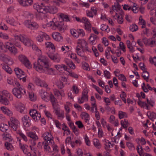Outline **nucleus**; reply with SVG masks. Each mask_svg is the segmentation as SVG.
<instances>
[{"mask_svg":"<svg viewBox=\"0 0 156 156\" xmlns=\"http://www.w3.org/2000/svg\"><path fill=\"white\" fill-rule=\"evenodd\" d=\"M112 8L113 10H120L121 9V6L119 4V2H117L114 5H112Z\"/></svg>","mask_w":156,"mask_h":156,"instance_id":"nucleus-50","label":"nucleus"},{"mask_svg":"<svg viewBox=\"0 0 156 156\" xmlns=\"http://www.w3.org/2000/svg\"><path fill=\"white\" fill-rule=\"evenodd\" d=\"M19 147L24 154H26L27 153V148L28 147V146L27 145L23 144L20 143L19 144Z\"/></svg>","mask_w":156,"mask_h":156,"instance_id":"nucleus-34","label":"nucleus"},{"mask_svg":"<svg viewBox=\"0 0 156 156\" xmlns=\"http://www.w3.org/2000/svg\"><path fill=\"white\" fill-rule=\"evenodd\" d=\"M2 69L4 70L7 73L11 74L12 73V70L11 68L8 65L5 64L3 63L1 64Z\"/></svg>","mask_w":156,"mask_h":156,"instance_id":"nucleus-27","label":"nucleus"},{"mask_svg":"<svg viewBox=\"0 0 156 156\" xmlns=\"http://www.w3.org/2000/svg\"><path fill=\"white\" fill-rule=\"evenodd\" d=\"M45 44L47 48H51L52 49L55 48L54 44L51 42H46L45 43Z\"/></svg>","mask_w":156,"mask_h":156,"instance_id":"nucleus-57","label":"nucleus"},{"mask_svg":"<svg viewBox=\"0 0 156 156\" xmlns=\"http://www.w3.org/2000/svg\"><path fill=\"white\" fill-rule=\"evenodd\" d=\"M3 95L9 98L10 100L12 101L13 99L12 96L7 90H4L2 91Z\"/></svg>","mask_w":156,"mask_h":156,"instance_id":"nucleus-38","label":"nucleus"},{"mask_svg":"<svg viewBox=\"0 0 156 156\" xmlns=\"http://www.w3.org/2000/svg\"><path fill=\"white\" fill-rule=\"evenodd\" d=\"M24 23L27 28L31 30L36 29L39 27L37 23L34 22H31L29 20L25 21Z\"/></svg>","mask_w":156,"mask_h":156,"instance_id":"nucleus-6","label":"nucleus"},{"mask_svg":"<svg viewBox=\"0 0 156 156\" xmlns=\"http://www.w3.org/2000/svg\"><path fill=\"white\" fill-rule=\"evenodd\" d=\"M52 36L53 39L56 41H60L62 39V37L60 34L58 32L53 33Z\"/></svg>","mask_w":156,"mask_h":156,"instance_id":"nucleus-24","label":"nucleus"},{"mask_svg":"<svg viewBox=\"0 0 156 156\" xmlns=\"http://www.w3.org/2000/svg\"><path fill=\"white\" fill-rule=\"evenodd\" d=\"M119 116L120 119H122L124 117H127V114L125 112L119 111Z\"/></svg>","mask_w":156,"mask_h":156,"instance_id":"nucleus-53","label":"nucleus"},{"mask_svg":"<svg viewBox=\"0 0 156 156\" xmlns=\"http://www.w3.org/2000/svg\"><path fill=\"white\" fill-rule=\"evenodd\" d=\"M23 39L22 42L25 45L27 46H31L34 44L33 41L24 35L23 37H22Z\"/></svg>","mask_w":156,"mask_h":156,"instance_id":"nucleus-14","label":"nucleus"},{"mask_svg":"<svg viewBox=\"0 0 156 156\" xmlns=\"http://www.w3.org/2000/svg\"><path fill=\"white\" fill-rule=\"evenodd\" d=\"M117 18V22L119 24H122L123 22V20L122 16H118Z\"/></svg>","mask_w":156,"mask_h":156,"instance_id":"nucleus-63","label":"nucleus"},{"mask_svg":"<svg viewBox=\"0 0 156 156\" xmlns=\"http://www.w3.org/2000/svg\"><path fill=\"white\" fill-rule=\"evenodd\" d=\"M6 21L8 23L13 26H16L17 24L16 22L12 17H8L6 18Z\"/></svg>","mask_w":156,"mask_h":156,"instance_id":"nucleus-29","label":"nucleus"},{"mask_svg":"<svg viewBox=\"0 0 156 156\" xmlns=\"http://www.w3.org/2000/svg\"><path fill=\"white\" fill-rule=\"evenodd\" d=\"M82 66L83 69L84 70H88L90 69L88 64L86 62H84L82 64Z\"/></svg>","mask_w":156,"mask_h":156,"instance_id":"nucleus-58","label":"nucleus"},{"mask_svg":"<svg viewBox=\"0 0 156 156\" xmlns=\"http://www.w3.org/2000/svg\"><path fill=\"white\" fill-rule=\"evenodd\" d=\"M66 62L71 68L73 69H74L75 68V65L72 61L67 59L66 61Z\"/></svg>","mask_w":156,"mask_h":156,"instance_id":"nucleus-42","label":"nucleus"},{"mask_svg":"<svg viewBox=\"0 0 156 156\" xmlns=\"http://www.w3.org/2000/svg\"><path fill=\"white\" fill-rule=\"evenodd\" d=\"M49 97L50 100L53 106H54L57 103V101L56 99L55 98L52 94H50Z\"/></svg>","mask_w":156,"mask_h":156,"instance_id":"nucleus-39","label":"nucleus"},{"mask_svg":"<svg viewBox=\"0 0 156 156\" xmlns=\"http://www.w3.org/2000/svg\"><path fill=\"white\" fill-rule=\"evenodd\" d=\"M104 75L105 77L108 79H109L111 76L110 73L106 70L104 71Z\"/></svg>","mask_w":156,"mask_h":156,"instance_id":"nucleus-59","label":"nucleus"},{"mask_svg":"<svg viewBox=\"0 0 156 156\" xmlns=\"http://www.w3.org/2000/svg\"><path fill=\"white\" fill-rule=\"evenodd\" d=\"M93 144L94 146L97 148H100L101 147V145L98 140L97 139H94L93 140Z\"/></svg>","mask_w":156,"mask_h":156,"instance_id":"nucleus-35","label":"nucleus"},{"mask_svg":"<svg viewBox=\"0 0 156 156\" xmlns=\"http://www.w3.org/2000/svg\"><path fill=\"white\" fill-rule=\"evenodd\" d=\"M13 44L10 42H7L5 44V48L8 49L11 53L15 54L17 51L16 48L13 46Z\"/></svg>","mask_w":156,"mask_h":156,"instance_id":"nucleus-13","label":"nucleus"},{"mask_svg":"<svg viewBox=\"0 0 156 156\" xmlns=\"http://www.w3.org/2000/svg\"><path fill=\"white\" fill-rule=\"evenodd\" d=\"M8 123L9 127L14 131L17 130L20 124V122L18 119L13 117L10 118V120L8 122Z\"/></svg>","mask_w":156,"mask_h":156,"instance_id":"nucleus-4","label":"nucleus"},{"mask_svg":"<svg viewBox=\"0 0 156 156\" xmlns=\"http://www.w3.org/2000/svg\"><path fill=\"white\" fill-rule=\"evenodd\" d=\"M88 99V95H82L81 98L78 99V102L80 104L83 103L84 102L87 101Z\"/></svg>","mask_w":156,"mask_h":156,"instance_id":"nucleus-31","label":"nucleus"},{"mask_svg":"<svg viewBox=\"0 0 156 156\" xmlns=\"http://www.w3.org/2000/svg\"><path fill=\"white\" fill-rule=\"evenodd\" d=\"M120 97L125 103H126V94L124 91H122V94H120Z\"/></svg>","mask_w":156,"mask_h":156,"instance_id":"nucleus-51","label":"nucleus"},{"mask_svg":"<svg viewBox=\"0 0 156 156\" xmlns=\"http://www.w3.org/2000/svg\"><path fill=\"white\" fill-rule=\"evenodd\" d=\"M78 35V36H80L81 37H83L85 35V33L83 30L79 29L77 31Z\"/></svg>","mask_w":156,"mask_h":156,"instance_id":"nucleus-61","label":"nucleus"},{"mask_svg":"<svg viewBox=\"0 0 156 156\" xmlns=\"http://www.w3.org/2000/svg\"><path fill=\"white\" fill-rule=\"evenodd\" d=\"M33 7L39 13H43L44 12H45V6L42 3H41L40 5L38 3L34 4Z\"/></svg>","mask_w":156,"mask_h":156,"instance_id":"nucleus-9","label":"nucleus"},{"mask_svg":"<svg viewBox=\"0 0 156 156\" xmlns=\"http://www.w3.org/2000/svg\"><path fill=\"white\" fill-rule=\"evenodd\" d=\"M156 8V0H151L147 4V9L151 11Z\"/></svg>","mask_w":156,"mask_h":156,"instance_id":"nucleus-16","label":"nucleus"},{"mask_svg":"<svg viewBox=\"0 0 156 156\" xmlns=\"http://www.w3.org/2000/svg\"><path fill=\"white\" fill-rule=\"evenodd\" d=\"M39 94L42 99L43 100L46 101H48V94L47 92L44 91L42 90H41L40 91Z\"/></svg>","mask_w":156,"mask_h":156,"instance_id":"nucleus-21","label":"nucleus"},{"mask_svg":"<svg viewBox=\"0 0 156 156\" xmlns=\"http://www.w3.org/2000/svg\"><path fill=\"white\" fill-rule=\"evenodd\" d=\"M77 44L78 45L80 46L83 50L85 48L86 51H90V50H89L87 46V44L85 40L83 39H79L78 40Z\"/></svg>","mask_w":156,"mask_h":156,"instance_id":"nucleus-10","label":"nucleus"},{"mask_svg":"<svg viewBox=\"0 0 156 156\" xmlns=\"http://www.w3.org/2000/svg\"><path fill=\"white\" fill-rule=\"evenodd\" d=\"M89 39L91 44H94L97 43L99 38L97 36L94 34H91Z\"/></svg>","mask_w":156,"mask_h":156,"instance_id":"nucleus-18","label":"nucleus"},{"mask_svg":"<svg viewBox=\"0 0 156 156\" xmlns=\"http://www.w3.org/2000/svg\"><path fill=\"white\" fill-rule=\"evenodd\" d=\"M24 35H20L19 36L17 35H15L14 36V40L15 41H13L12 43H13L15 45L17 46H18L19 45H18L17 43L18 42V41H21V42L23 39H22V37H23Z\"/></svg>","mask_w":156,"mask_h":156,"instance_id":"nucleus-23","label":"nucleus"},{"mask_svg":"<svg viewBox=\"0 0 156 156\" xmlns=\"http://www.w3.org/2000/svg\"><path fill=\"white\" fill-rule=\"evenodd\" d=\"M5 146L6 149L8 150L12 151L14 149L12 144L9 142H6L5 144Z\"/></svg>","mask_w":156,"mask_h":156,"instance_id":"nucleus-43","label":"nucleus"},{"mask_svg":"<svg viewBox=\"0 0 156 156\" xmlns=\"http://www.w3.org/2000/svg\"><path fill=\"white\" fill-rule=\"evenodd\" d=\"M34 80L37 85L42 87V83L43 81H42L39 78L37 77H35L34 79Z\"/></svg>","mask_w":156,"mask_h":156,"instance_id":"nucleus-44","label":"nucleus"},{"mask_svg":"<svg viewBox=\"0 0 156 156\" xmlns=\"http://www.w3.org/2000/svg\"><path fill=\"white\" fill-rule=\"evenodd\" d=\"M80 116L82 119L84 120L87 123L89 122L90 117L88 113L85 112H83L81 113Z\"/></svg>","mask_w":156,"mask_h":156,"instance_id":"nucleus-26","label":"nucleus"},{"mask_svg":"<svg viewBox=\"0 0 156 156\" xmlns=\"http://www.w3.org/2000/svg\"><path fill=\"white\" fill-rule=\"evenodd\" d=\"M53 143H49V142H43V144H44V150L46 151L50 152V147L49 145H51Z\"/></svg>","mask_w":156,"mask_h":156,"instance_id":"nucleus-41","label":"nucleus"},{"mask_svg":"<svg viewBox=\"0 0 156 156\" xmlns=\"http://www.w3.org/2000/svg\"><path fill=\"white\" fill-rule=\"evenodd\" d=\"M45 35L44 33L43 32H40L39 35L36 37V40L39 42H41L43 41Z\"/></svg>","mask_w":156,"mask_h":156,"instance_id":"nucleus-32","label":"nucleus"},{"mask_svg":"<svg viewBox=\"0 0 156 156\" xmlns=\"http://www.w3.org/2000/svg\"><path fill=\"white\" fill-rule=\"evenodd\" d=\"M16 74L17 76H19L21 75H24V72L21 69L16 68L14 69Z\"/></svg>","mask_w":156,"mask_h":156,"instance_id":"nucleus-47","label":"nucleus"},{"mask_svg":"<svg viewBox=\"0 0 156 156\" xmlns=\"http://www.w3.org/2000/svg\"><path fill=\"white\" fill-rule=\"evenodd\" d=\"M15 107L21 113H23L25 109V105L20 102L16 103Z\"/></svg>","mask_w":156,"mask_h":156,"instance_id":"nucleus-15","label":"nucleus"},{"mask_svg":"<svg viewBox=\"0 0 156 156\" xmlns=\"http://www.w3.org/2000/svg\"><path fill=\"white\" fill-rule=\"evenodd\" d=\"M70 33L71 34L75 37L77 38L78 37L77 31L76 32V30L74 29L71 30H70Z\"/></svg>","mask_w":156,"mask_h":156,"instance_id":"nucleus-60","label":"nucleus"},{"mask_svg":"<svg viewBox=\"0 0 156 156\" xmlns=\"http://www.w3.org/2000/svg\"><path fill=\"white\" fill-rule=\"evenodd\" d=\"M13 94L18 98H20L22 94H26L25 90L21 87H15L12 89Z\"/></svg>","mask_w":156,"mask_h":156,"instance_id":"nucleus-3","label":"nucleus"},{"mask_svg":"<svg viewBox=\"0 0 156 156\" xmlns=\"http://www.w3.org/2000/svg\"><path fill=\"white\" fill-rule=\"evenodd\" d=\"M55 113L59 118H63L64 117V113L63 112L60 113L59 111L57 109L55 110Z\"/></svg>","mask_w":156,"mask_h":156,"instance_id":"nucleus-49","label":"nucleus"},{"mask_svg":"<svg viewBox=\"0 0 156 156\" xmlns=\"http://www.w3.org/2000/svg\"><path fill=\"white\" fill-rule=\"evenodd\" d=\"M75 124L78 126V127L80 129L82 128L84 126L82 122L80 121H78L76 122Z\"/></svg>","mask_w":156,"mask_h":156,"instance_id":"nucleus-62","label":"nucleus"},{"mask_svg":"<svg viewBox=\"0 0 156 156\" xmlns=\"http://www.w3.org/2000/svg\"><path fill=\"white\" fill-rule=\"evenodd\" d=\"M126 44H127V48L129 49V51L131 53H133L135 51L130 41L129 40L126 41Z\"/></svg>","mask_w":156,"mask_h":156,"instance_id":"nucleus-36","label":"nucleus"},{"mask_svg":"<svg viewBox=\"0 0 156 156\" xmlns=\"http://www.w3.org/2000/svg\"><path fill=\"white\" fill-rule=\"evenodd\" d=\"M147 115L149 119L153 121L156 119V114L154 112H148L147 113Z\"/></svg>","mask_w":156,"mask_h":156,"instance_id":"nucleus-30","label":"nucleus"},{"mask_svg":"<svg viewBox=\"0 0 156 156\" xmlns=\"http://www.w3.org/2000/svg\"><path fill=\"white\" fill-rule=\"evenodd\" d=\"M150 62L151 64H154L156 66V57H154L153 58L150 57Z\"/></svg>","mask_w":156,"mask_h":156,"instance_id":"nucleus-64","label":"nucleus"},{"mask_svg":"<svg viewBox=\"0 0 156 156\" xmlns=\"http://www.w3.org/2000/svg\"><path fill=\"white\" fill-rule=\"evenodd\" d=\"M54 19L52 21L49 23L48 25L53 30H55L58 29L60 31L62 30V27L64 25L63 21L61 20L60 21H56Z\"/></svg>","mask_w":156,"mask_h":156,"instance_id":"nucleus-2","label":"nucleus"},{"mask_svg":"<svg viewBox=\"0 0 156 156\" xmlns=\"http://www.w3.org/2000/svg\"><path fill=\"white\" fill-rule=\"evenodd\" d=\"M1 110L5 114L9 116H11L12 115V112L10 109L5 106L1 107Z\"/></svg>","mask_w":156,"mask_h":156,"instance_id":"nucleus-22","label":"nucleus"},{"mask_svg":"<svg viewBox=\"0 0 156 156\" xmlns=\"http://www.w3.org/2000/svg\"><path fill=\"white\" fill-rule=\"evenodd\" d=\"M41 117V115L39 113H38L37 112L32 118L35 121H37L40 120Z\"/></svg>","mask_w":156,"mask_h":156,"instance_id":"nucleus-55","label":"nucleus"},{"mask_svg":"<svg viewBox=\"0 0 156 156\" xmlns=\"http://www.w3.org/2000/svg\"><path fill=\"white\" fill-rule=\"evenodd\" d=\"M19 59L27 67L31 68V65L27 58L23 55H20L19 56Z\"/></svg>","mask_w":156,"mask_h":156,"instance_id":"nucleus-8","label":"nucleus"},{"mask_svg":"<svg viewBox=\"0 0 156 156\" xmlns=\"http://www.w3.org/2000/svg\"><path fill=\"white\" fill-rule=\"evenodd\" d=\"M101 30L102 31H105L107 32L110 31V29L108 26L104 24H102L101 26Z\"/></svg>","mask_w":156,"mask_h":156,"instance_id":"nucleus-46","label":"nucleus"},{"mask_svg":"<svg viewBox=\"0 0 156 156\" xmlns=\"http://www.w3.org/2000/svg\"><path fill=\"white\" fill-rule=\"evenodd\" d=\"M80 22L84 23L85 29L87 31L90 32L91 30V24L89 21L85 17H83L80 20Z\"/></svg>","mask_w":156,"mask_h":156,"instance_id":"nucleus-11","label":"nucleus"},{"mask_svg":"<svg viewBox=\"0 0 156 156\" xmlns=\"http://www.w3.org/2000/svg\"><path fill=\"white\" fill-rule=\"evenodd\" d=\"M27 136L35 140H37L38 139L37 136L33 132H27Z\"/></svg>","mask_w":156,"mask_h":156,"instance_id":"nucleus-28","label":"nucleus"},{"mask_svg":"<svg viewBox=\"0 0 156 156\" xmlns=\"http://www.w3.org/2000/svg\"><path fill=\"white\" fill-rule=\"evenodd\" d=\"M104 141L105 142V149L107 150H108L109 148L110 147V144H111V143L108 140L106 139H105Z\"/></svg>","mask_w":156,"mask_h":156,"instance_id":"nucleus-56","label":"nucleus"},{"mask_svg":"<svg viewBox=\"0 0 156 156\" xmlns=\"http://www.w3.org/2000/svg\"><path fill=\"white\" fill-rule=\"evenodd\" d=\"M8 126L6 124L1 123L0 125V130L3 132H6L8 130Z\"/></svg>","mask_w":156,"mask_h":156,"instance_id":"nucleus-40","label":"nucleus"},{"mask_svg":"<svg viewBox=\"0 0 156 156\" xmlns=\"http://www.w3.org/2000/svg\"><path fill=\"white\" fill-rule=\"evenodd\" d=\"M83 48H81L80 46L78 45L76 48V52L78 55L80 56H83V54L84 51H86L85 48L83 50Z\"/></svg>","mask_w":156,"mask_h":156,"instance_id":"nucleus-25","label":"nucleus"},{"mask_svg":"<svg viewBox=\"0 0 156 156\" xmlns=\"http://www.w3.org/2000/svg\"><path fill=\"white\" fill-rule=\"evenodd\" d=\"M42 137L44 139V142H49V143H54L53 140V137L51 134L48 132H46L42 135Z\"/></svg>","mask_w":156,"mask_h":156,"instance_id":"nucleus-7","label":"nucleus"},{"mask_svg":"<svg viewBox=\"0 0 156 156\" xmlns=\"http://www.w3.org/2000/svg\"><path fill=\"white\" fill-rule=\"evenodd\" d=\"M59 16L60 17L61 20L62 21H65L67 22L69 21V17L66 15H65L63 13H61L59 15Z\"/></svg>","mask_w":156,"mask_h":156,"instance_id":"nucleus-37","label":"nucleus"},{"mask_svg":"<svg viewBox=\"0 0 156 156\" xmlns=\"http://www.w3.org/2000/svg\"><path fill=\"white\" fill-rule=\"evenodd\" d=\"M48 56L54 62H58L60 60V57L58 55H54L52 53H48Z\"/></svg>","mask_w":156,"mask_h":156,"instance_id":"nucleus-19","label":"nucleus"},{"mask_svg":"<svg viewBox=\"0 0 156 156\" xmlns=\"http://www.w3.org/2000/svg\"><path fill=\"white\" fill-rule=\"evenodd\" d=\"M0 60L6 62L9 65H12L13 61L11 58L3 53H0Z\"/></svg>","mask_w":156,"mask_h":156,"instance_id":"nucleus-5","label":"nucleus"},{"mask_svg":"<svg viewBox=\"0 0 156 156\" xmlns=\"http://www.w3.org/2000/svg\"><path fill=\"white\" fill-rule=\"evenodd\" d=\"M93 87L101 95H102L103 94L102 90L99 88L97 86L94 84H93Z\"/></svg>","mask_w":156,"mask_h":156,"instance_id":"nucleus-52","label":"nucleus"},{"mask_svg":"<svg viewBox=\"0 0 156 156\" xmlns=\"http://www.w3.org/2000/svg\"><path fill=\"white\" fill-rule=\"evenodd\" d=\"M45 12L55 14L58 11V8L55 6H45Z\"/></svg>","mask_w":156,"mask_h":156,"instance_id":"nucleus-12","label":"nucleus"},{"mask_svg":"<svg viewBox=\"0 0 156 156\" xmlns=\"http://www.w3.org/2000/svg\"><path fill=\"white\" fill-rule=\"evenodd\" d=\"M54 93L56 97H57L58 99H61L62 97H64L65 94L63 90L59 91L57 89H55L54 91Z\"/></svg>","mask_w":156,"mask_h":156,"instance_id":"nucleus-20","label":"nucleus"},{"mask_svg":"<svg viewBox=\"0 0 156 156\" xmlns=\"http://www.w3.org/2000/svg\"><path fill=\"white\" fill-rule=\"evenodd\" d=\"M142 76L145 80H146L147 82L148 81V80L149 79V73L147 71H144L142 73Z\"/></svg>","mask_w":156,"mask_h":156,"instance_id":"nucleus-45","label":"nucleus"},{"mask_svg":"<svg viewBox=\"0 0 156 156\" xmlns=\"http://www.w3.org/2000/svg\"><path fill=\"white\" fill-rule=\"evenodd\" d=\"M129 29L131 31L134 32L138 30V27L136 24H133L130 26Z\"/></svg>","mask_w":156,"mask_h":156,"instance_id":"nucleus-48","label":"nucleus"},{"mask_svg":"<svg viewBox=\"0 0 156 156\" xmlns=\"http://www.w3.org/2000/svg\"><path fill=\"white\" fill-rule=\"evenodd\" d=\"M23 122V125L26 127H28L29 126L30 123V119H29V117L28 115L24 116L22 119Z\"/></svg>","mask_w":156,"mask_h":156,"instance_id":"nucleus-17","label":"nucleus"},{"mask_svg":"<svg viewBox=\"0 0 156 156\" xmlns=\"http://www.w3.org/2000/svg\"><path fill=\"white\" fill-rule=\"evenodd\" d=\"M34 68L39 72H44L46 73L49 75L54 73L53 69L50 67L47 59L44 57L38 58L37 62H34Z\"/></svg>","mask_w":156,"mask_h":156,"instance_id":"nucleus-1","label":"nucleus"},{"mask_svg":"<svg viewBox=\"0 0 156 156\" xmlns=\"http://www.w3.org/2000/svg\"><path fill=\"white\" fill-rule=\"evenodd\" d=\"M0 102L6 105H8L9 103L8 100L1 95H0Z\"/></svg>","mask_w":156,"mask_h":156,"instance_id":"nucleus-33","label":"nucleus"},{"mask_svg":"<svg viewBox=\"0 0 156 156\" xmlns=\"http://www.w3.org/2000/svg\"><path fill=\"white\" fill-rule=\"evenodd\" d=\"M17 133L22 138V139L25 141H27V137L23 133H22L21 131H19L17 132Z\"/></svg>","mask_w":156,"mask_h":156,"instance_id":"nucleus-54","label":"nucleus"}]
</instances>
